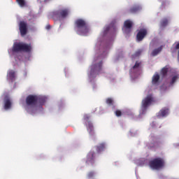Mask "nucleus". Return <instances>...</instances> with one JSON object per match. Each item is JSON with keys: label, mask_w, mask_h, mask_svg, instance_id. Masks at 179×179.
<instances>
[{"label": "nucleus", "mask_w": 179, "mask_h": 179, "mask_svg": "<svg viewBox=\"0 0 179 179\" xmlns=\"http://www.w3.org/2000/svg\"><path fill=\"white\" fill-rule=\"evenodd\" d=\"M152 84L154 86H159L160 85V75L158 73H155L152 78Z\"/></svg>", "instance_id": "nucleus-13"}, {"label": "nucleus", "mask_w": 179, "mask_h": 179, "mask_svg": "<svg viewBox=\"0 0 179 179\" xmlns=\"http://www.w3.org/2000/svg\"><path fill=\"white\" fill-rule=\"evenodd\" d=\"M96 157V153L94 151H90L87 155L86 163L88 165L93 166L94 164V158Z\"/></svg>", "instance_id": "nucleus-10"}, {"label": "nucleus", "mask_w": 179, "mask_h": 179, "mask_svg": "<svg viewBox=\"0 0 179 179\" xmlns=\"http://www.w3.org/2000/svg\"><path fill=\"white\" fill-rule=\"evenodd\" d=\"M16 1L17 2L18 5H20V6L21 8H24V6H26V1H24V0H16Z\"/></svg>", "instance_id": "nucleus-23"}, {"label": "nucleus", "mask_w": 179, "mask_h": 179, "mask_svg": "<svg viewBox=\"0 0 179 179\" xmlns=\"http://www.w3.org/2000/svg\"><path fill=\"white\" fill-rule=\"evenodd\" d=\"M115 114L116 117H121V115H122V112L120 110H116Z\"/></svg>", "instance_id": "nucleus-27"}, {"label": "nucleus", "mask_w": 179, "mask_h": 179, "mask_svg": "<svg viewBox=\"0 0 179 179\" xmlns=\"http://www.w3.org/2000/svg\"><path fill=\"white\" fill-rule=\"evenodd\" d=\"M148 35V29H141L136 35V39L138 41H142L145 37Z\"/></svg>", "instance_id": "nucleus-11"}, {"label": "nucleus", "mask_w": 179, "mask_h": 179, "mask_svg": "<svg viewBox=\"0 0 179 179\" xmlns=\"http://www.w3.org/2000/svg\"><path fill=\"white\" fill-rule=\"evenodd\" d=\"M164 3H162V6H164Z\"/></svg>", "instance_id": "nucleus-31"}, {"label": "nucleus", "mask_w": 179, "mask_h": 179, "mask_svg": "<svg viewBox=\"0 0 179 179\" xmlns=\"http://www.w3.org/2000/svg\"><path fill=\"white\" fill-rule=\"evenodd\" d=\"M149 166L152 170H160L164 167V159L162 157L155 158L150 161Z\"/></svg>", "instance_id": "nucleus-5"}, {"label": "nucleus", "mask_w": 179, "mask_h": 179, "mask_svg": "<svg viewBox=\"0 0 179 179\" xmlns=\"http://www.w3.org/2000/svg\"><path fill=\"white\" fill-rule=\"evenodd\" d=\"M7 78L11 80V82H15L16 79V72L13 70H9L7 73Z\"/></svg>", "instance_id": "nucleus-14"}, {"label": "nucleus", "mask_w": 179, "mask_h": 179, "mask_svg": "<svg viewBox=\"0 0 179 179\" xmlns=\"http://www.w3.org/2000/svg\"><path fill=\"white\" fill-rule=\"evenodd\" d=\"M142 71V62L136 61L135 64L130 69L131 73H139Z\"/></svg>", "instance_id": "nucleus-8"}, {"label": "nucleus", "mask_w": 179, "mask_h": 179, "mask_svg": "<svg viewBox=\"0 0 179 179\" xmlns=\"http://www.w3.org/2000/svg\"><path fill=\"white\" fill-rule=\"evenodd\" d=\"M177 76H175L172 78V80L171 81V85H173V83H176V80H177Z\"/></svg>", "instance_id": "nucleus-29"}, {"label": "nucleus", "mask_w": 179, "mask_h": 179, "mask_svg": "<svg viewBox=\"0 0 179 179\" xmlns=\"http://www.w3.org/2000/svg\"><path fill=\"white\" fill-rule=\"evenodd\" d=\"M13 52H30L31 51V44H26L24 43H15L12 48Z\"/></svg>", "instance_id": "nucleus-4"}, {"label": "nucleus", "mask_w": 179, "mask_h": 179, "mask_svg": "<svg viewBox=\"0 0 179 179\" xmlns=\"http://www.w3.org/2000/svg\"><path fill=\"white\" fill-rule=\"evenodd\" d=\"M105 149H106V144L103 143H100L99 145L96 146V150L97 153H101V152H103V150H104Z\"/></svg>", "instance_id": "nucleus-19"}, {"label": "nucleus", "mask_w": 179, "mask_h": 179, "mask_svg": "<svg viewBox=\"0 0 179 179\" xmlns=\"http://www.w3.org/2000/svg\"><path fill=\"white\" fill-rule=\"evenodd\" d=\"M103 62L92 64L90 72V78H96L97 75H100V71L102 69Z\"/></svg>", "instance_id": "nucleus-6"}, {"label": "nucleus", "mask_w": 179, "mask_h": 179, "mask_svg": "<svg viewBox=\"0 0 179 179\" xmlns=\"http://www.w3.org/2000/svg\"><path fill=\"white\" fill-rule=\"evenodd\" d=\"M19 29L21 36H26L27 34V22L20 21L19 24Z\"/></svg>", "instance_id": "nucleus-9"}, {"label": "nucleus", "mask_w": 179, "mask_h": 179, "mask_svg": "<svg viewBox=\"0 0 179 179\" xmlns=\"http://www.w3.org/2000/svg\"><path fill=\"white\" fill-rule=\"evenodd\" d=\"M141 54H142V50H138L132 55V58H136V57H139Z\"/></svg>", "instance_id": "nucleus-25"}, {"label": "nucleus", "mask_w": 179, "mask_h": 179, "mask_svg": "<svg viewBox=\"0 0 179 179\" xmlns=\"http://www.w3.org/2000/svg\"><path fill=\"white\" fill-rule=\"evenodd\" d=\"M153 101H155L153 96L152 95H148L141 102V107L143 110H146Z\"/></svg>", "instance_id": "nucleus-7"}, {"label": "nucleus", "mask_w": 179, "mask_h": 179, "mask_svg": "<svg viewBox=\"0 0 179 179\" xmlns=\"http://www.w3.org/2000/svg\"><path fill=\"white\" fill-rule=\"evenodd\" d=\"M142 9V7L141 6L137 5V6H134L129 9L130 13H136V12H139Z\"/></svg>", "instance_id": "nucleus-20"}, {"label": "nucleus", "mask_w": 179, "mask_h": 179, "mask_svg": "<svg viewBox=\"0 0 179 179\" xmlns=\"http://www.w3.org/2000/svg\"><path fill=\"white\" fill-rule=\"evenodd\" d=\"M71 10L69 8H61L52 13V17L55 20H64L69 16Z\"/></svg>", "instance_id": "nucleus-3"}, {"label": "nucleus", "mask_w": 179, "mask_h": 179, "mask_svg": "<svg viewBox=\"0 0 179 179\" xmlns=\"http://www.w3.org/2000/svg\"><path fill=\"white\" fill-rule=\"evenodd\" d=\"M160 24L162 27H166L169 24V20L167 18H164L161 20Z\"/></svg>", "instance_id": "nucleus-22"}, {"label": "nucleus", "mask_w": 179, "mask_h": 179, "mask_svg": "<svg viewBox=\"0 0 179 179\" xmlns=\"http://www.w3.org/2000/svg\"><path fill=\"white\" fill-rule=\"evenodd\" d=\"M169 115V108H162L157 114L158 118H162V117H166Z\"/></svg>", "instance_id": "nucleus-15"}, {"label": "nucleus", "mask_w": 179, "mask_h": 179, "mask_svg": "<svg viewBox=\"0 0 179 179\" xmlns=\"http://www.w3.org/2000/svg\"><path fill=\"white\" fill-rule=\"evenodd\" d=\"M167 73H169V66H164L160 71L162 78H166V76H167Z\"/></svg>", "instance_id": "nucleus-17"}, {"label": "nucleus", "mask_w": 179, "mask_h": 179, "mask_svg": "<svg viewBox=\"0 0 179 179\" xmlns=\"http://www.w3.org/2000/svg\"><path fill=\"white\" fill-rule=\"evenodd\" d=\"M83 118L85 120V124H87V122H92V121L90 120V115L85 114V115H84Z\"/></svg>", "instance_id": "nucleus-24"}, {"label": "nucleus", "mask_w": 179, "mask_h": 179, "mask_svg": "<svg viewBox=\"0 0 179 179\" xmlns=\"http://www.w3.org/2000/svg\"><path fill=\"white\" fill-rule=\"evenodd\" d=\"M74 29L79 36H87L89 33V24L83 19H77L74 22Z\"/></svg>", "instance_id": "nucleus-2"}, {"label": "nucleus", "mask_w": 179, "mask_h": 179, "mask_svg": "<svg viewBox=\"0 0 179 179\" xmlns=\"http://www.w3.org/2000/svg\"><path fill=\"white\" fill-rule=\"evenodd\" d=\"M106 103H108V106H113L114 100H113V99H111V98H108L106 99Z\"/></svg>", "instance_id": "nucleus-26"}, {"label": "nucleus", "mask_w": 179, "mask_h": 179, "mask_svg": "<svg viewBox=\"0 0 179 179\" xmlns=\"http://www.w3.org/2000/svg\"><path fill=\"white\" fill-rule=\"evenodd\" d=\"M50 29H51V25L50 24L46 25V30H50Z\"/></svg>", "instance_id": "nucleus-30"}, {"label": "nucleus", "mask_w": 179, "mask_h": 179, "mask_svg": "<svg viewBox=\"0 0 179 179\" xmlns=\"http://www.w3.org/2000/svg\"><path fill=\"white\" fill-rule=\"evenodd\" d=\"M12 107V103L10 102V99L9 98L6 99L4 103V108L5 110H9Z\"/></svg>", "instance_id": "nucleus-21"}, {"label": "nucleus", "mask_w": 179, "mask_h": 179, "mask_svg": "<svg viewBox=\"0 0 179 179\" xmlns=\"http://www.w3.org/2000/svg\"><path fill=\"white\" fill-rule=\"evenodd\" d=\"M25 110L29 114H34L37 110V106H44L45 98L36 94H29L25 99Z\"/></svg>", "instance_id": "nucleus-1"}, {"label": "nucleus", "mask_w": 179, "mask_h": 179, "mask_svg": "<svg viewBox=\"0 0 179 179\" xmlns=\"http://www.w3.org/2000/svg\"><path fill=\"white\" fill-rule=\"evenodd\" d=\"M162 50H163V45H161L159 48L155 49L151 52L152 57H156V55H158V54H160V52H162Z\"/></svg>", "instance_id": "nucleus-18"}, {"label": "nucleus", "mask_w": 179, "mask_h": 179, "mask_svg": "<svg viewBox=\"0 0 179 179\" xmlns=\"http://www.w3.org/2000/svg\"><path fill=\"white\" fill-rule=\"evenodd\" d=\"M88 178H92V177H94V173L93 171H90L87 174Z\"/></svg>", "instance_id": "nucleus-28"}, {"label": "nucleus", "mask_w": 179, "mask_h": 179, "mask_svg": "<svg viewBox=\"0 0 179 179\" xmlns=\"http://www.w3.org/2000/svg\"><path fill=\"white\" fill-rule=\"evenodd\" d=\"M87 127V131L90 136H94L96 135V132L94 131V126L92 122H87L85 124Z\"/></svg>", "instance_id": "nucleus-12"}, {"label": "nucleus", "mask_w": 179, "mask_h": 179, "mask_svg": "<svg viewBox=\"0 0 179 179\" xmlns=\"http://www.w3.org/2000/svg\"><path fill=\"white\" fill-rule=\"evenodd\" d=\"M45 1H47V0H45Z\"/></svg>", "instance_id": "nucleus-33"}, {"label": "nucleus", "mask_w": 179, "mask_h": 179, "mask_svg": "<svg viewBox=\"0 0 179 179\" xmlns=\"http://www.w3.org/2000/svg\"><path fill=\"white\" fill-rule=\"evenodd\" d=\"M107 30H108V28H107Z\"/></svg>", "instance_id": "nucleus-32"}, {"label": "nucleus", "mask_w": 179, "mask_h": 179, "mask_svg": "<svg viewBox=\"0 0 179 179\" xmlns=\"http://www.w3.org/2000/svg\"><path fill=\"white\" fill-rule=\"evenodd\" d=\"M124 28H125L126 33L128 31H129V33H130L131 29H132V22L129 20H127L124 22Z\"/></svg>", "instance_id": "nucleus-16"}]
</instances>
